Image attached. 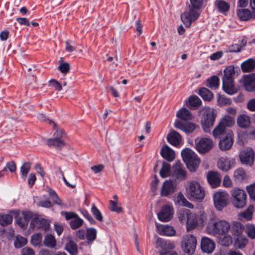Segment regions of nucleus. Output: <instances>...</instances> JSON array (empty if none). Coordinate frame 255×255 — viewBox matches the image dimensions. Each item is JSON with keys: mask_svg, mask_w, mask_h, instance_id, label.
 Returning <instances> with one entry per match:
<instances>
[{"mask_svg": "<svg viewBox=\"0 0 255 255\" xmlns=\"http://www.w3.org/2000/svg\"><path fill=\"white\" fill-rule=\"evenodd\" d=\"M230 228V223L228 221L218 219L213 213L209 217L205 232L210 236L219 237L228 234Z\"/></svg>", "mask_w": 255, "mask_h": 255, "instance_id": "f257e3e1", "label": "nucleus"}, {"mask_svg": "<svg viewBox=\"0 0 255 255\" xmlns=\"http://www.w3.org/2000/svg\"><path fill=\"white\" fill-rule=\"evenodd\" d=\"M214 137L220 138V149L222 151L229 150L234 142V134L230 128H214L212 131Z\"/></svg>", "mask_w": 255, "mask_h": 255, "instance_id": "f03ea898", "label": "nucleus"}, {"mask_svg": "<svg viewBox=\"0 0 255 255\" xmlns=\"http://www.w3.org/2000/svg\"><path fill=\"white\" fill-rule=\"evenodd\" d=\"M204 0H190L189 10L181 15V19L186 27H189L191 23L196 20L200 15L199 10L202 7Z\"/></svg>", "mask_w": 255, "mask_h": 255, "instance_id": "7ed1b4c3", "label": "nucleus"}, {"mask_svg": "<svg viewBox=\"0 0 255 255\" xmlns=\"http://www.w3.org/2000/svg\"><path fill=\"white\" fill-rule=\"evenodd\" d=\"M178 120L175 121V128H197L196 121L192 113L185 108L179 110L176 113Z\"/></svg>", "mask_w": 255, "mask_h": 255, "instance_id": "20e7f679", "label": "nucleus"}, {"mask_svg": "<svg viewBox=\"0 0 255 255\" xmlns=\"http://www.w3.org/2000/svg\"><path fill=\"white\" fill-rule=\"evenodd\" d=\"M235 76V67L233 65H230L224 69L222 78L223 89L229 95H233L237 91L234 83Z\"/></svg>", "mask_w": 255, "mask_h": 255, "instance_id": "39448f33", "label": "nucleus"}, {"mask_svg": "<svg viewBox=\"0 0 255 255\" xmlns=\"http://www.w3.org/2000/svg\"><path fill=\"white\" fill-rule=\"evenodd\" d=\"M186 193L189 200L198 202L202 201L205 195L204 189L196 181H192L189 183L186 188Z\"/></svg>", "mask_w": 255, "mask_h": 255, "instance_id": "423d86ee", "label": "nucleus"}, {"mask_svg": "<svg viewBox=\"0 0 255 255\" xmlns=\"http://www.w3.org/2000/svg\"><path fill=\"white\" fill-rule=\"evenodd\" d=\"M181 156L188 169L191 172L195 171L200 163L198 155L192 150L185 148L182 150Z\"/></svg>", "mask_w": 255, "mask_h": 255, "instance_id": "0eeeda50", "label": "nucleus"}, {"mask_svg": "<svg viewBox=\"0 0 255 255\" xmlns=\"http://www.w3.org/2000/svg\"><path fill=\"white\" fill-rule=\"evenodd\" d=\"M230 231L232 235L239 242L240 248L244 247L248 243V239L245 237H242L241 235L245 230V227L241 223L237 221H233L230 224Z\"/></svg>", "mask_w": 255, "mask_h": 255, "instance_id": "6e6552de", "label": "nucleus"}, {"mask_svg": "<svg viewBox=\"0 0 255 255\" xmlns=\"http://www.w3.org/2000/svg\"><path fill=\"white\" fill-rule=\"evenodd\" d=\"M197 246V239L195 236L187 234L183 237L181 247L183 252L188 255H193Z\"/></svg>", "mask_w": 255, "mask_h": 255, "instance_id": "1a4fd4ad", "label": "nucleus"}, {"mask_svg": "<svg viewBox=\"0 0 255 255\" xmlns=\"http://www.w3.org/2000/svg\"><path fill=\"white\" fill-rule=\"evenodd\" d=\"M202 115L201 123L202 128H211L213 126L216 115L213 110L209 107H205L199 111Z\"/></svg>", "mask_w": 255, "mask_h": 255, "instance_id": "9d476101", "label": "nucleus"}, {"mask_svg": "<svg viewBox=\"0 0 255 255\" xmlns=\"http://www.w3.org/2000/svg\"><path fill=\"white\" fill-rule=\"evenodd\" d=\"M233 204L237 208L241 209L246 204L247 195L245 192L239 188H235L232 191Z\"/></svg>", "mask_w": 255, "mask_h": 255, "instance_id": "9b49d317", "label": "nucleus"}, {"mask_svg": "<svg viewBox=\"0 0 255 255\" xmlns=\"http://www.w3.org/2000/svg\"><path fill=\"white\" fill-rule=\"evenodd\" d=\"M229 195L223 191H219L213 195L214 205L219 211H221L228 203Z\"/></svg>", "mask_w": 255, "mask_h": 255, "instance_id": "f8f14e48", "label": "nucleus"}, {"mask_svg": "<svg viewBox=\"0 0 255 255\" xmlns=\"http://www.w3.org/2000/svg\"><path fill=\"white\" fill-rule=\"evenodd\" d=\"M214 146L213 141L208 138H202L196 144V149L200 153L209 152Z\"/></svg>", "mask_w": 255, "mask_h": 255, "instance_id": "ddd939ff", "label": "nucleus"}, {"mask_svg": "<svg viewBox=\"0 0 255 255\" xmlns=\"http://www.w3.org/2000/svg\"><path fill=\"white\" fill-rule=\"evenodd\" d=\"M241 162L245 164L251 166L254 162L255 153L251 148H247L240 154Z\"/></svg>", "mask_w": 255, "mask_h": 255, "instance_id": "4468645a", "label": "nucleus"}, {"mask_svg": "<svg viewBox=\"0 0 255 255\" xmlns=\"http://www.w3.org/2000/svg\"><path fill=\"white\" fill-rule=\"evenodd\" d=\"M174 214V209L171 204H167L160 209V221L168 222L170 221Z\"/></svg>", "mask_w": 255, "mask_h": 255, "instance_id": "2eb2a0df", "label": "nucleus"}, {"mask_svg": "<svg viewBox=\"0 0 255 255\" xmlns=\"http://www.w3.org/2000/svg\"><path fill=\"white\" fill-rule=\"evenodd\" d=\"M173 168V176L177 179L182 181L186 178V171L184 168L183 165L180 161H176Z\"/></svg>", "mask_w": 255, "mask_h": 255, "instance_id": "dca6fc26", "label": "nucleus"}, {"mask_svg": "<svg viewBox=\"0 0 255 255\" xmlns=\"http://www.w3.org/2000/svg\"><path fill=\"white\" fill-rule=\"evenodd\" d=\"M49 226L50 224L47 220L37 218L33 219L30 224V228L33 230L42 229L46 231L49 229Z\"/></svg>", "mask_w": 255, "mask_h": 255, "instance_id": "f3484780", "label": "nucleus"}, {"mask_svg": "<svg viewBox=\"0 0 255 255\" xmlns=\"http://www.w3.org/2000/svg\"><path fill=\"white\" fill-rule=\"evenodd\" d=\"M244 86L248 92L255 90V74L245 75L242 78Z\"/></svg>", "mask_w": 255, "mask_h": 255, "instance_id": "a211bd4d", "label": "nucleus"}, {"mask_svg": "<svg viewBox=\"0 0 255 255\" xmlns=\"http://www.w3.org/2000/svg\"><path fill=\"white\" fill-rule=\"evenodd\" d=\"M235 159L229 158L227 156L221 157L217 163L218 167L221 170L227 171L234 166Z\"/></svg>", "mask_w": 255, "mask_h": 255, "instance_id": "6ab92c4d", "label": "nucleus"}, {"mask_svg": "<svg viewBox=\"0 0 255 255\" xmlns=\"http://www.w3.org/2000/svg\"><path fill=\"white\" fill-rule=\"evenodd\" d=\"M201 248L204 253L210 254L215 250V243L209 238L204 237L201 239Z\"/></svg>", "mask_w": 255, "mask_h": 255, "instance_id": "aec40b11", "label": "nucleus"}, {"mask_svg": "<svg viewBox=\"0 0 255 255\" xmlns=\"http://www.w3.org/2000/svg\"><path fill=\"white\" fill-rule=\"evenodd\" d=\"M237 14L241 21H247L251 19H255V11H251L248 8L238 9Z\"/></svg>", "mask_w": 255, "mask_h": 255, "instance_id": "412c9836", "label": "nucleus"}, {"mask_svg": "<svg viewBox=\"0 0 255 255\" xmlns=\"http://www.w3.org/2000/svg\"><path fill=\"white\" fill-rule=\"evenodd\" d=\"M167 140L170 144L175 147H179L182 144L181 136L179 133L174 130L168 134Z\"/></svg>", "mask_w": 255, "mask_h": 255, "instance_id": "4be33fe9", "label": "nucleus"}, {"mask_svg": "<svg viewBox=\"0 0 255 255\" xmlns=\"http://www.w3.org/2000/svg\"><path fill=\"white\" fill-rule=\"evenodd\" d=\"M160 155L166 160L171 162L175 158V153L174 151L167 145L162 146L160 150Z\"/></svg>", "mask_w": 255, "mask_h": 255, "instance_id": "5701e85b", "label": "nucleus"}, {"mask_svg": "<svg viewBox=\"0 0 255 255\" xmlns=\"http://www.w3.org/2000/svg\"><path fill=\"white\" fill-rule=\"evenodd\" d=\"M207 179L209 184L213 187H218L221 183V177L217 172L210 171L207 174Z\"/></svg>", "mask_w": 255, "mask_h": 255, "instance_id": "b1692460", "label": "nucleus"}, {"mask_svg": "<svg viewBox=\"0 0 255 255\" xmlns=\"http://www.w3.org/2000/svg\"><path fill=\"white\" fill-rule=\"evenodd\" d=\"M174 203L176 205L193 209L194 205L189 202L181 192L178 193L174 197Z\"/></svg>", "mask_w": 255, "mask_h": 255, "instance_id": "393cba45", "label": "nucleus"}, {"mask_svg": "<svg viewBox=\"0 0 255 255\" xmlns=\"http://www.w3.org/2000/svg\"><path fill=\"white\" fill-rule=\"evenodd\" d=\"M254 212V207L251 205L245 211L238 214V219L241 221H251L253 219Z\"/></svg>", "mask_w": 255, "mask_h": 255, "instance_id": "a878e982", "label": "nucleus"}, {"mask_svg": "<svg viewBox=\"0 0 255 255\" xmlns=\"http://www.w3.org/2000/svg\"><path fill=\"white\" fill-rule=\"evenodd\" d=\"M235 124V120L233 117L225 115L223 117L218 125L215 128H231Z\"/></svg>", "mask_w": 255, "mask_h": 255, "instance_id": "bb28decb", "label": "nucleus"}, {"mask_svg": "<svg viewBox=\"0 0 255 255\" xmlns=\"http://www.w3.org/2000/svg\"><path fill=\"white\" fill-rule=\"evenodd\" d=\"M248 128H239L237 131L238 140L237 142L238 144L243 145L247 140L250 138L249 129Z\"/></svg>", "mask_w": 255, "mask_h": 255, "instance_id": "cd10ccee", "label": "nucleus"}, {"mask_svg": "<svg viewBox=\"0 0 255 255\" xmlns=\"http://www.w3.org/2000/svg\"><path fill=\"white\" fill-rule=\"evenodd\" d=\"M201 104V100L198 97L195 95L190 96L188 99L186 101V105L191 110L197 109Z\"/></svg>", "mask_w": 255, "mask_h": 255, "instance_id": "c85d7f7f", "label": "nucleus"}, {"mask_svg": "<svg viewBox=\"0 0 255 255\" xmlns=\"http://www.w3.org/2000/svg\"><path fill=\"white\" fill-rule=\"evenodd\" d=\"M197 215L195 213L190 212L186 222L187 230L189 231L195 229L197 225Z\"/></svg>", "mask_w": 255, "mask_h": 255, "instance_id": "c756f323", "label": "nucleus"}, {"mask_svg": "<svg viewBox=\"0 0 255 255\" xmlns=\"http://www.w3.org/2000/svg\"><path fill=\"white\" fill-rule=\"evenodd\" d=\"M153 170L155 174L153 176V180L150 183V188L151 191L153 193V195H155L158 194V188L159 183L158 176L156 174L159 171L158 165L157 163L155 165Z\"/></svg>", "mask_w": 255, "mask_h": 255, "instance_id": "7c9ffc66", "label": "nucleus"}, {"mask_svg": "<svg viewBox=\"0 0 255 255\" xmlns=\"http://www.w3.org/2000/svg\"><path fill=\"white\" fill-rule=\"evenodd\" d=\"M175 185L172 181L166 180L162 185L161 194L163 196H167L173 193L175 189Z\"/></svg>", "mask_w": 255, "mask_h": 255, "instance_id": "2f4dec72", "label": "nucleus"}, {"mask_svg": "<svg viewBox=\"0 0 255 255\" xmlns=\"http://www.w3.org/2000/svg\"><path fill=\"white\" fill-rule=\"evenodd\" d=\"M47 144L50 147H54L57 149H61L65 146L66 143L63 139L51 138L47 140Z\"/></svg>", "mask_w": 255, "mask_h": 255, "instance_id": "473e14b6", "label": "nucleus"}, {"mask_svg": "<svg viewBox=\"0 0 255 255\" xmlns=\"http://www.w3.org/2000/svg\"><path fill=\"white\" fill-rule=\"evenodd\" d=\"M237 122L240 128H249L251 124L250 117L245 114L239 115Z\"/></svg>", "mask_w": 255, "mask_h": 255, "instance_id": "72a5a7b5", "label": "nucleus"}, {"mask_svg": "<svg viewBox=\"0 0 255 255\" xmlns=\"http://www.w3.org/2000/svg\"><path fill=\"white\" fill-rule=\"evenodd\" d=\"M175 233L176 231L172 226L168 225H160V235L173 236Z\"/></svg>", "mask_w": 255, "mask_h": 255, "instance_id": "f704fd0d", "label": "nucleus"}, {"mask_svg": "<svg viewBox=\"0 0 255 255\" xmlns=\"http://www.w3.org/2000/svg\"><path fill=\"white\" fill-rule=\"evenodd\" d=\"M215 5L218 10L222 13L228 11L230 8V4L226 1L223 0H216Z\"/></svg>", "mask_w": 255, "mask_h": 255, "instance_id": "c9c22d12", "label": "nucleus"}, {"mask_svg": "<svg viewBox=\"0 0 255 255\" xmlns=\"http://www.w3.org/2000/svg\"><path fill=\"white\" fill-rule=\"evenodd\" d=\"M255 68V60L249 59L241 64V68L244 72L252 71Z\"/></svg>", "mask_w": 255, "mask_h": 255, "instance_id": "e433bc0d", "label": "nucleus"}, {"mask_svg": "<svg viewBox=\"0 0 255 255\" xmlns=\"http://www.w3.org/2000/svg\"><path fill=\"white\" fill-rule=\"evenodd\" d=\"M198 94L204 101H210L213 98V94L206 88H201L199 89Z\"/></svg>", "mask_w": 255, "mask_h": 255, "instance_id": "4c0bfd02", "label": "nucleus"}, {"mask_svg": "<svg viewBox=\"0 0 255 255\" xmlns=\"http://www.w3.org/2000/svg\"><path fill=\"white\" fill-rule=\"evenodd\" d=\"M220 80L217 76H212L207 80L206 86L212 89H217L219 86Z\"/></svg>", "mask_w": 255, "mask_h": 255, "instance_id": "58836bf2", "label": "nucleus"}, {"mask_svg": "<svg viewBox=\"0 0 255 255\" xmlns=\"http://www.w3.org/2000/svg\"><path fill=\"white\" fill-rule=\"evenodd\" d=\"M43 244L45 246L52 249L55 247L56 241L53 235L48 234L44 238Z\"/></svg>", "mask_w": 255, "mask_h": 255, "instance_id": "ea45409f", "label": "nucleus"}, {"mask_svg": "<svg viewBox=\"0 0 255 255\" xmlns=\"http://www.w3.org/2000/svg\"><path fill=\"white\" fill-rule=\"evenodd\" d=\"M65 249L71 255H75L78 253L77 246L73 241H70L66 243Z\"/></svg>", "mask_w": 255, "mask_h": 255, "instance_id": "a19ab883", "label": "nucleus"}, {"mask_svg": "<svg viewBox=\"0 0 255 255\" xmlns=\"http://www.w3.org/2000/svg\"><path fill=\"white\" fill-rule=\"evenodd\" d=\"M171 169L169 163L163 162L162 165V168L160 169V176L166 177L171 175Z\"/></svg>", "mask_w": 255, "mask_h": 255, "instance_id": "79ce46f5", "label": "nucleus"}, {"mask_svg": "<svg viewBox=\"0 0 255 255\" xmlns=\"http://www.w3.org/2000/svg\"><path fill=\"white\" fill-rule=\"evenodd\" d=\"M246 172L242 168H238L234 172V177L238 182L242 181L246 178Z\"/></svg>", "mask_w": 255, "mask_h": 255, "instance_id": "37998d69", "label": "nucleus"}, {"mask_svg": "<svg viewBox=\"0 0 255 255\" xmlns=\"http://www.w3.org/2000/svg\"><path fill=\"white\" fill-rule=\"evenodd\" d=\"M245 231L249 237L252 239H255V225L247 224L245 226Z\"/></svg>", "mask_w": 255, "mask_h": 255, "instance_id": "c03bdc74", "label": "nucleus"}, {"mask_svg": "<svg viewBox=\"0 0 255 255\" xmlns=\"http://www.w3.org/2000/svg\"><path fill=\"white\" fill-rule=\"evenodd\" d=\"M31 168V164L29 162H27L24 163L20 167V171L21 173V178L24 180L25 179L27 173L29 172Z\"/></svg>", "mask_w": 255, "mask_h": 255, "instance_id": "a18cd8bd", "label": "nucleus"}, {"mask_svg": "<svg viewBox=\"0 0 255 255\" xmlns=\"http://www.w3.org/2000/svg\"><path fill=\"white\" fill-rule=\"evenodd\" d=\"M188 209H183L178 212V220L181 223H186L187 218L190 213Z\"/></svg>", "mask_w": 255, "mask_h": 255, "instance_id": "49530a36", "label": "nucleus"}, {"mask_svg": "<svg viewBox=\"0 0 255 255\" xmlns=\"http://www.w3.org/2000/svg\"><path fill=\"white\" fill-rule=\"evenodd\" d=\"M83 223V220L78 216L77 217L70 221V226L72 229L75 230L82 226Z\"/></svg>", "mask_w": 255, "mask_h": 255, "instance_id": "de8ad7c7", "label": "nucleus"}, {"mask_svg": "<svg viewBox=\"0 0 255 255\" xmlns=\"http://www.w3.org/2000/svg\"><path fill=\"white\" fill-rule=\"evenodd\" d=\"M42 241V235L40 233L35 234L31 236V244L34 246H39Z\"/></svg>", "mask_w": 255, "mask_h": 255, "instance_id": "09e8293b", "label": "nucleus"}, {"mask_svg": "<svg viewBox=\"0 0 255 255\" xmlns=\"http://www.w3.org/2000/svg\"><path fill=\"white\" fill-rule=\"evenodd\" d=\"M0 220V224L2 226H6L12 222V218L10 215L6 214L1 216Z\"/></svg>", "mask_w": 255, "mask_h": 255, "instance_id": "8fccbe9b", "label": "nucleus"}, {"mask_svg": "<svg viewBox=\"0 0 255 255\" xmlns=\"http://www.w3.org/2000/svg\"><path fill=\"white\" fill-rule=\"evenodd\" d=\"M223 236V238L219 241L220 244L223 246H229L233 242L232 237L228 234Z\"/></svg>", "mask_w": 255, "mask_h": 255, "instance_id": "3c124183", "label": "nucleus"}, {"mask_svg": "<svg viewBox=\"0 0 255 255\" xmlns=\"http://www.w3.org/2000/svg\"><path fill=\"white\" fill-rule=\"evenodd\" d=\"M26 243L27 240L26 238L21 236H17L14 241V246L16 248H20L26 245Z\"/></svg>", "mask_w": 255, "mask_h": 255, "instance_id": "603ef678", "label": "nucleus"}, {"mask_svg": "<svg viewBox=\"0 0 255 255\" xmlns=\"http://www.w3.org/2000/svg\"><path fill=\"white\" fill-rule=\"evenodd\" d=\"M160 248H164L165 250H171L174 248V245L170 241L160 239Z\"/></svg>", "mask_w": 255, "mask_h": 255, "instance_id": "864d4df0", "label": "nucleus"}, {"mask_svg": "<svg viewBox=\"0 0 255 255\" xmlns=\"http://www.w3.org/2000/svg\"><path fill=\"white\" fill-rule=\"evenodd\" d=\"M110 209L113 212L120 213L122 211V208L118 205V202L117 201L110 200Z\"/></svg>", "mask_w": 255, "mask_h": 255, "instance_id": "5fc2aeb1", "label": "nucleus"}, {"mask_svg": "<svg viewBox=\"0 0 255 255\" xmlns=\"http://www.w3.org/2000/svg\"><path fill=\"white\" fill-rule=\"evenodd\" d=\"M48 192L49 193V195L50 196L52 200L55 204L57 205L61 204V201L59 198L57 194L56 193L55 191H54L52 189H49Z\"/></svg>", "mask_w": 255, "mask_h": 255, "instance_id": "6e6d98bb", "label": "nucleus"}, {"mask_svg": "<svg viewBox=\"0 0 255 255\" xmlns=\"http://www.w3.org/2000/svg\"><path fill=\"white\" fill-rule=\"evenodd\" d=\"M97 231L94 228H90L87 230L86 237L87 239L89 241H93L96 238Z\"/></svg>", "mask_w": 255, "mask_h": 255, "instance_id": "4d7b16f0", "label": "nucleus"}, {"mask_svg": "<svg viewBox=\"0 0 255 255\" xmlns=\"http://www.w3.org/2000/svg\"><path fill=\"white\" fill-rule=\"evenodd\" d=\"M38 119L47 123V126L51 127L58 126L55 123L46 118V116L43 114H39L37 116Z\"/></svg>", "mask_w": 255, "mask_h": 255, "instance_id": "13d9d810", "label": "nucleus"}, {"mask_svg": "<svg viewBox=\"0 0 255 255\" xmlns=\"http://www.w3.org/2000/svg\"><path fill=\"white\" fill-rule=\"evenodd\" d=\"M65 135L66 133L63 128H54L53 138L62 139Z\"/></svg>", "mask_w": 255, "mask_h": 255, "instance_id": "bf43d9fd", "label": "nucleus"}, {"mask_svg": "<svg viewBox=\"0 0 255 255\" xmlns=\"http://www.w3.org/2000/svg\"><path fill=\"white\" fill-rule=\"evenodd\" d=\"M91 211L97 220L101 222L103 221V217L101 212L94 205L92 207Z\"/></svg>", "mask_w": 255, "mask_h": 255, "instance_id": "052dcab7", "label": "nucleus"}, {"mask_svg": "<svg viewBox=\"0 0 255 255\" xmlns=\"http://www.w3.org/2000/svg\"><path fill=\"white\" fill-rule=\"evenodd\" d=\"M218 103L220 106H223L230 105L231 103V101L225 97L220 96L218 100Z\"/></svg>", "mask_w": 255, "mask_h": 255, "instance_id": "680f3d73", "label": "nucleus"}, {"mask_svg": "<svg viewBox=\"0 0 255 255\" xmlns=\"http://www.w3.org/2000/svg\"><path fill=\"white\" fill-rule=\"evenodd\" d=\"M247 190L250 198L255 200V183L247 187Z\"/></svg>", "mask_w": 255, "mask_h": 255, "instance_id": "e2e57ef3", "label": "nucleus"}, {"mask_svg": "<svg viewBox=\"0 0 255 255\" xmlns=\"http://www.w3.org/2000/svg\"><path fill=\"white\" fill-rule=\"evenodd\" d=\"M242 50V47L239 43L232 44L228 47L229 52H239Z\"/></svg>", "mask_w": 255, "mask_h": 255, "instance_id": "0e129e2a", "label": "nucleus"}, {"mask_svg": "<svg viewBox=\"0 0 255 255\" xmlns=\"http://www.w3.org/2000/svg\"><path fill=\"white\" fill-rule=\"evenodd\" d=\"M58 69L62 73L66 74L69 71L70 65L68 63H62L59 66Z\"/></svg>", "mask_w": 255, "mask_h": 255, "instance_id": "69168bd1", "label": "nucleus"}, {"mask_svg": "<svg viewBox=\"0 0 255 255\" xmlns=\"http://www.w3.org/2000/svg\"><path fill=\"white\" fill-rule=\"evenodd\" d=\"M61 214L64 216L66 220L75 219L78 215L72 212H62Z\"/></svg>", "mask_w": 255, "mask_h": 255, "instance_id": "338daca9", "label": "nucleus"}, {"mask_svg": "<svg viewBox=\"0 0 255 255\" xmlns=\"http://www.w3.org/2000/svg\"><path fill=\"white\" fill-rule=\"evenodd\" d=\"M6 167L10 172H14L16 170V165L13 161L8 162L6 164Z\"/></svg>", "mask_w": 255, "mask_h": 255, "instance_id": "774afa93", "label": "nucleus"}]
</instances>
